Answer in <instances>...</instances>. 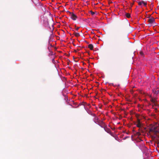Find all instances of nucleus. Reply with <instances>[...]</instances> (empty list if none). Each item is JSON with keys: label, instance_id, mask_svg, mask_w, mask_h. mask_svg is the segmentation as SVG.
Instances as JSON below:
<instances>
[{"label": "nucleus", "instance_id": "nucleus-1", "mask_svg": "<svg viewBox=\"0 0 159 159\" xmlns=\"http://www.w3.org/2000/svg\"><path fill=\"white\" fill-rule=\"evenodd\" d=\"M148 18H149L148 22H149V24H152L155 23V18L152 17H151V15H150Z\"/></svg>", "mask_w": 159, "mask_h": 159}, {"label": "nucleus", "instance_id": "nucleus-2", "mask_svg": "<svg viewBox=\"0 0 159 159\" xmlns=\"http://www.w3.org/2000/svg\"><path fill=\"white\" fill-rule=\"evenodd\" d=\"M137 127L140 128H141L143 126V124L140 122L139 119H138L137 121V124H136Z\"/></svg>", "mask_w": 159, "mask_h": 159}, {"label": "nucleus", "instance_id": "nucleus-3", "mask_svg": "<svg viewBox=\"0 0 159 159\" xmlns=\"http://www.w3.org/2000/svg\"><path fill=\"white\" fill-rule=\"evenodd\" d=\"M69 12L70 13L71 18L73 20H75L77 18V16L73 13L70 12Z\"/></svg>", "mask_w": 159, "mask_h": 159}, {"label": "nucleus", "instance_id": "nucleus-4", "mask_svg": "<svg viewBox=\"0 0 159 159\" xmlns=\"http://www.w3.org/2000/svg\"><path fill=\"white\" fill-rule=\"evenodd\" d=\"M97 124L100 126L101 127L103 128H104L106 126L105 123L102 121H100Z\"/></svg>", "mask_w": 159, "mask_h": 159}, {"label": "nucleus", "instance_id": "nucleus-5", "mask_svg": "<svg viewBox=\"0 0 159 159\" xmlns=\"http://www.w3.org/2000/svg\"><path fill=\"white\" fill-rule=\"evenodd\" d=\"M103 128L104 130L107 133H109L110 134L111 133V130L109 128H107L106 126Z\"/></svg>", "mask_w": 159, "mask_h": 159}, {"label": "nucleus", "instance_id": "nucleus-6", "mask_svg": "<svg viewBox=\"0 0 159 159\" xmlns=\"http://www.w3.org/2000/svg\"><path fill=\"white\" fill-rule=\"evenodd\" d=\"M150 101L154 103V105H156L155 102L156 101V99L155 98H152V97H151Z\"/></svg>", "mask_w": 159, "mask_h": 159}, {"label": "nucleus", "instance_id": "nucleus-7", "mask_svg": "<svg viewBox=\"0 0 159 159\" xmlns=\"http://www.w3.org/2000/svg\"><path fill=\"white\" fill-rule=\"evenodd\" d=\"M94 121L97 124L100 120H98V118L97 117L95 116Z\"/></svg>", "mask_w": 159, "mask_h": 159}, {"label": "nucleus", "instance_id": "nucleus-8", "mask_svg": "<svg viewBox=\"0 0 159 159\" xmlns=\"http://www.w3.org/2000/svg\"><path fill=\"white\" fill-rule=\"evenodd\" d=\"M156 128L154 127L153 128H151L149 129V133H150L151 132H153L155 131V129H156Z\"/></svg>", "mask_w": 159, "mask_h": 159}, {"label": "nucleus", "instance_id": "nucleus-9", "mask_svg": "<svg viewBox=\"0 0 159 159\" xmlns=\"http://www.w3.org/2000/svg\"><path fill=\"white\" fill-rule=\"evenodd\" d=\"M88 48H90L91 50H92L93 48V45L92 44H89L88 45Z\"/></svg>", "mask_w": 159, "mask_h": 159}, {"label": "nucleus", "instance_id": "nucleus-10", "mask_svg": "<svg viewBox=\"0 0 159 159\" xmlns=\"http://www.w3.org/2000/svg\"><path fill=\"white\" fill-rule=\"evenodd\" d=\"M125 15L126 17L128 18H129L130 17V14L129 13H126Z\"/></svg>", "mask_w": 159, "mask_h": 159}, {"label": "nucleus", "instance_id": "nucleus-11", "mask_svg": "<svg viewBox=\"0 0 159 159\" xmlns=\"http://www.w3.org/2000/svg\"><path fill=\"white\" fill-rule=\"evenodd\" d=\"M74 34H75V35L76 37H78L80 36V34L79 33H75Z\"/></svg>", "mask_w": 159, "mask_h": 159}, {"label": "nucleus", "instance_id": "nucleus-12", "mask_svg": "<svg viewBox=\"0 0 159 159\" xmlns=\"http://www.w3.org/2000/svg\"><path fill=\"white\" fill-rule=\"evenodd\" d=\"M89 12L92 15H93L95 14V12L93 11H90Z\"/></svg>", "mask_w": 159, "mask_h": 159}, {"label": "nucleus", "instance_id": "nucleus-13", "mask_svg": "<svg viewBox=\"0 0 159 159\" xmlns=\"http://www.w3.org/2000/svg\"><path fill=\"white\" fill-rule=\"evenodd\" d=\"M141 135V133L139 132H138L136 133V135L139 136Z\"/></svg>", "mask_w": 159, "mask_h": 159}, {"label": "nucleus", "instance_id": "nucleus-14", "mask_svg": "<svg viewBox=\"0 0 159 159\" xmlns=\"http://www.w3.org/2000/svg\"><path fill=\"white\" fill-rule=\"evenodd\" d=\"M154 93L155 94H158L159 93V91L158 90H155L154 92Z\"/></svg>", "mask_w": 159, "mask_h": 159}, {"label": "nucleus", "instance_id": "nucleus-15", "mask_svg": "<svg viewBox=\"0 0 159 159\" xmlns=\"http://www.w3.org/2000/svg\"><path fill=\"white\" fill-rule=\"evenodd\" d=\"M143 1H142V2H138V4L139 5H142V4H143Z\"/></svg>", "mask_w": 159, "mask_h": 159}, {"label": "nucleus", "instance_id": "nucleus-16", "mask_svg": "<svg viewBox=\"0 0 159 159\" xmlns=\"http://www.w3.org/2000/svg\"><path fill=\"white\" fill-rule=\"evenodd\" d=\"M138 131H139V132H140V131H141V132H143V130H142V129L141 128H139V129H138Z\"/></svg>", "mask_w": 159, "mask_h": 159}, {"label": "nucleus", "instance_id": "nucleus-17", "mask_svg": "<svg viewBox=\"0 0 159 159\" xmlns=\"http://www.w3.org/2000/svg\"><path fill=\"white\" fill-rule=\"evenodd\" d=\"M143 4L144 6H146L147 5V2H143Z\"/></svg>", "mask_w": 159, "mask_h": 159}, {"label": "nucleus", "instance_id": "nucleus-18", "mask_svg": "<svg viewBox=\"0 0 159 159\" xmlns=\"http://www.w3.org/2000/svg\"><path fill=\"white\" fill-rule=\"evenodd\" d=\"M153 132H154L155 133H156L157 132L159 133V132L158 131L156 130V129H155V131Z\"/></svg>", "mask_w": 159, "mask_h": 159}, {"label": "nucleus", "instance_id": "nucleus-19", "mask_svg": "<svg viewBox=\"0 0 159 159\" xmlns=\"http://www.w3.org/2000/svg\"><path fill=\"white\" fill-rule=\"evenodd\" d=\"M140 54L141 55H143V53L142 52H140Z\"/></svg>", "mask_w": 159, "mask_h": 159}, {"label": "nucleus", "instance_id": "nucleus-20", "mask_svg": "<svg viewBox=\"0 0 159 159\" xmlns=\"http://www.w3.org/2000/svg\"><path fill=\"white\" fill-rule=\"evenodd\" d=\"M79 29V27H78L77 28H76V30H78Z\"/></svg>", "mask_w": 159, "mask_h": 159}, {"label": "nucleus", "instance_id": "nucleus-21", "mask_svg": "<svg viewBox=\"0 0 159 159\" xmlns=\"http://www.w3.org/2000/svg\"><path fill=\"white\" fill-rule=\"evenodd\" d=\"M51 21H52H52H53L52 19H51Z\"/></svg>", "mask_w": 159, "mask_h": 159}]
</instances>
